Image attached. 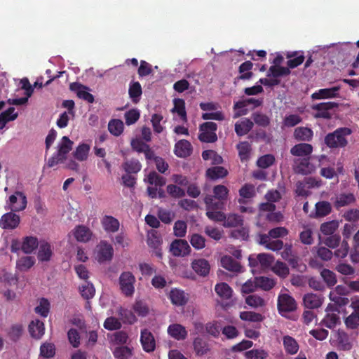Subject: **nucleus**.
<instances>
[{"label": "nucleus", "instance_id": "obj_1", "mask_svg": "<svg viewBox=\"0 0 359 359\" xmlns=\"http://www.w3.org/2000/svg\"><path fill=\"white\" fill-rule=\"evenodd\" d=\"M352 133L351 129L341 127L325 137V144L330 149L344 148L348 145L347 137Z\"/></svg>", "mask_w": 359, "mask_h": 359}, {"label": "nucleus", "instance_id": "obj_2", "mask_svg": "<svg viewBox=\"0 0 359 359\" xmlns=\"http://www.w3.org/2000/svg\"><path fill=\"white\" fill-rule=\"evenodd\" d=\"M74 142L67 136L62 137L57 146V151L48 161L47 165L52 168L58 163H63L67 159V156L72 149Z\"/></svg>", "mask_w": 359, "mask_h": 359}, {"label": "nucleus", "instance_id": "obj_3", "mask_svg": "<svg viewBox=\"0 0 359 359\" xmlns=\"http://www.w3.org/2000/svg\"><path fill=\"white\" fill-rule=\"evenodd\" d=\"M217 125L214 122H205L199 127L198 139L203 142L213 143L217 141Z\"/></svg>", "mask_w": 359, "mask_h": 359}, {"label": "nucleus", "instance_id": "obj_4", "mask_svg": "<svg viewBox=\"0 0 359 359\" xmlns=\"http://www.w3.org/2000/svg\"><path fill=\"white\" fill-rule=\"evenodd\" d=\"M326 315L321 320L320 325L325 326L329 329L334 328L340 324L339 309L335 305L329 304L326 308Z\"/></svg>", "mask_w": 359, "mask_h": 359}, {"label": "nucleus", "instance_id": "obj_5", "mask_svg": "<svg viewBox=\"0 0 359 359\" xmlns=\"http://www.w3.org/2000/svg\"><path fill=\"white\" fill-rule=\"evenodd\" d=\"M119 285L121 292L126 297H132L135 292V277L129 271L121 273L119 276Z\"/></svg>", "mask_w": 359, "mask_h": 359}, {"label": "nucleus", "instance_id": "obj_6", "mask_svg": "<svg viewBox=\"0 0 359 359\" xmlns=\"http://www.w3.org/2000/svg\"><path fill=\"white\" fill-rule=\"evenodd\" d=\"M339 104L335 102H321L313 104L311 108L317 111L314 117L316 118L331 119L332 114L330 112L333 109L337 108Z\"/></svg>", "mask_w": 359, "mask_h": 359}, {"label": "nucleus", "instance_id": "obj_7", "mask_svg": "<svg viewBox=\"0 0 359 359\" xmlns=\"http://www.w3.org/2000/svg\"><path fill=\"white\" fill-rule=\"evenodd\" d=\"M27 203L25 195L22 192L15 191L9 196L8 209L14 212L22 211L26 208Z\"/></svg>", "mask_w": 359, "mask_h": 359}, {"label": "nucleus", "instance_id": "obj_8", "mask_svg": "<svg viewBox=\"0 0 359 359\" xmlns=\"http://www.w3.org/2000/svg\"><path fill=\"white\" fill-rule=\"evenodd\" d=\"M170 251L175 257H184L191 252V248L186 240L175 239L170 246Z\"/></svg>", "mask_w": 359, "mask_h": 359}, {"label": "nucleus", "instance_id": "obj_9", "mask_svg": "<svg viewBox=\"0 0 359 359\" xmlns=\"http://www.w3.org/2000/svg\"><path fill=\"white\" fill-rule=\"evenodd\" d=\"M11 211L3 215L0 219V226L4 229H16L20 222V216Z\"/></svg>", "mask_w": 359, "mask_h": 359}, {"label": "nucleus", "instance_id": "obj_10", "mask_svg": "<svg viewBox=\"0 0 359 359\" xmlns=\"http://www.w3.org/2000/svg\"><path fill=\"white\" fill-rule=\"evenodd\" d=\"M140 343L145 352H153L156 348V341L153 334L148 329H143L140 333Z\"/></svg>", "mask_w": 359, "mask_h": 359}, {"label": "nucleus", "instance_id": "obj_11", "mask_svg": "<svg viewBox=\"0 0 359 359\" xmlns=\"http://www.w3.org/2000/svg\"><path fill=\"white\" fill-rule=\"evenodd\" d=\"M295 300L288 294H280L278 298V309L280 311L290 312L296 309Z\"/></svg>", "mask_w": 359, "mask_h": 359}, {"label": "nucleus", "instance_id": "obj_12", "mask_svg": "<svg viewBox=\"0 0 359 359\" xmlns=\"http://www.w3.org/2000/svg\"><path fill=\"white\" fill-rule=\"evenodd\" d=\"M323 299V297L320 294L307 293L304 295L303 303L307 309H318L321 306Z\"/></svg>", "mask_w": 359, "mask_h": 359}, {"label": "nucleus", "instance_id": "obj_13", "mask_svg": "<svg viewBox=\"0 0 359 359\" xmlns=\"http://www.w3.org/2000/svg\"><path fill=\"white\" fill-rule=\"evenodd\" d=\"M174 152L178 157L187 158L192 153V146L188 140H181L175 144Z\"/></svg>", "mask_w": 359, "mask_h": 359}, {"label": "nucleus", "instance_id": "obj_14", "mask_svg": "<svg viewBox=\"0 0 359 359\" xmlns=\"http://www.w3.org/2000/svg\"><path fill=\"white\" fill-rule=\"evenodd\" d=\"M355 202V197L352 193H341L337 195L333 203L334 207L337 210L341 208L348 206Z\"/></svg>", "mask_w": 359, "mask_h": 359}, {"label": "nucleus", "instance_id": "obj_15", "mask_svg": "<svg viewBox=\"0 0 359 359\" xmlns=\"http://www.w3.org/2000/svg\"><path fill=\"white\" fill-rule=\"evenodd\" d=\"M171 302L176 306H184L188 300V295L183 291L177 288L172 289L169 293Z\"/></svg>", "mask_w": 359, "mask_h": 359}, {"label": "nucleus", "instance_id": "obj_16", "mask_svg": "<svg viewBox=\"0 0 359 359\" xmlns=\"http://www.w3.org/2000/svg\"><path fill=\"white\" fill-rule=\"evenodd\" d=\"M193 270L200 276L205 277L209 274L210 266L205 259H195L191 263Z\"/></svg>", "mask_w": 359, "mask_h": 359}, {"label": "nucleus", "instance_id": "obj_17", "mask_svg": "<svg viewBox=\"0 0 359 359\" xmlns=\"http://www.w3.org/2000/svg\"><path fill=\"white\" fill-rule=\"evenodd\" d=\"M28 330L32 337L39 339L44 334V323L39 319H35L30 322Z\"/></svg>", "mask_w": 359, "mask_h": 359}, {"label": "nucleus", "instance_id": "obj_18", "mask_svg": "<svg viewBox=\"0 0 359 359\" xmlns=\"http://www.w3.org/2000/svg\"><path fill=\"white\" fill-rule=\"evenodd\" d=\"M294 172L297 174L308 175L311 172V165L309 158H298L294 160L293 165Z\"/></svg>", "mask_w": 359, "mask_h": 359}, {"label": "nucleus", "instance_id": "obj_19", "mask_svg": "<svg viewBox=\"0 0 359 359\" xmlns=\"http://www.w3.org/2000/svg\"><path fill=\"white\" fill-rule=\"evenodd\" d=\"M76 240L79 242L86 243L91 238L90 229L84 225L76 226L73 231Z\"/></svg>", "mask_w": 359, "mask_h": 359}, {"label": "nucleus", "instance_id": "obj_20", "mask_svg": "<svg viewBox=\"0 0 359 359\" xmlns=\"http://www.w3.org/2000/svg\"><path fill=\"white\" fill-rule=\"evenodd\" d=\"M294 137L300 142H310L313 136V130L307 127H297L294 131Z\"/></svg>", "mask_w": 359, "mask_h": 359}, {"label": "nucleus", "instance_id": "obj_21", "mask_svg": "<svg viewBox=\"0 0 359 359\" xmlns=\"http://www.w3.org/2000/svg\"><path fill=\"white\" fill-rule=\"evenodd\" d=\"M339 87H332L330 88H322L313 93L311 95L313 100L327 99L336 97L338 95Z\"/></svg>", "mask_w": 359, "mask_h": 359}, {"label": "nucleus", "instance_id": "obj_22", "mask_svg": "<svg viewBox=\"0 0 359 359\" xmlns=\"http://www.w3.org/2000/svg\"><path fill=\"white\" fill-rule=\"evenodd\" d=\"M193 346L196 354L198 356L207 354L210 350L208 341L200 337L194 339Z\"/></svg>", "mask_w": 359, "mask_h": 359}, {"label": "nucleus", "instance_id": "obj_23", "mask_svg": "<svg viewBox=\"0 0 359 359\" xmlns=\"http://www.w3.org/2000/svg\"><path fill=\"white\" fill-rule=\"evenodd\" d=\"M313 151V147L307 143H299L290 149L292 155L295 156H309Z\"/></svg>", "mask_w": 359, "mask_h": 359}, {"label": "nucleus", "instance_id": "obj_24", "mask_svg": "<svg viewBox=\"0 0 359 359\" xmlns=\"http://www.w3.org/2000/svg\"><path fill=\"white\" fill-rule=\"evenodd\" d=\"M102 224L107 232L115 233L120 226L119 221L112 216L105 215L102 219Z\"/></svg>", "mask_w": 359, "mask_h": 359}, {"label": "nucleus", "instance_id": "obj_25", "mask_svg": "<svg viewBox=\"0 0 359 359\" xmlns=\"http://www.w3.org/2000/svg\"><path fill=\"white\" fill-rule=\"evenodd\" d=\"M221 264L223 268L232 272H241V265L231 256H224L221 259Z\"/></svg>", "mask_w": 359, "mask_h": 359}, {"label": "nucleus", "instance_id": "obj_26", "mask_svg": "<svg viewBox=\"0 0 359 359\" xmlns=\"http://www.w3.org/2000/svg\"><path fill=\"white\" fill-rule=\"evenodd\" d=\"M206 211L221 210L224 207V202L217 200L212 195H206L204 198Z\"/></svg>", "mask_w": 359, "mask_h": 359}, {"label": "nucleus", "instance_id": "obj_27", "mask_svg": "<svg viewBox=\"0 0 359 359\" xmlns=\"http://www.w3.org/2000/svg\"><path fill=\"white\" fill-rule=\"evenodd\" d=\"M316 212L314 215H311L313 217H323L328 215L332 211V205L328 201H319L315 205Z\"/></svg>", "mask_w": 359, "mask_h": 359}, {"label": "nucleus", "instance_id": "obj_28", "mask_svg": "<svg viewBox=\"0 0 359 359\" xmlns=\"http://www.w3.org/2000/svg\"><path fill=\"white\" fill-rule=\"evenodd\" d=\"M39 241L36 237L26 236L22 242V250L25 254L32 253L38 247Z\"/></svg>", "mask_w": 359, "mask_h": 359}, {"label": "nucleus", "instance_id": "obj_29", "mask_svg": "<svg viewBox=\"0 0 359 359\" xmlns=\"http://www.w3.org/2000/svg\"><path fill=\"white\" fill-rule=\"evenodd\" d=\"M253 64L251 61H245L243 62L238 68V72L241 74L237 76L236 80H249L252 76L253 73L250 71L252 69Z\"/></svg>", "mask_w": 359, "mask_h": 359}, {"label": "nucleus", "instance_id": "obj_30", "mask_svg": "<svg viewBox=\"0 0 359 359\" xmlns=\"http://www.w3.org/2000/svg\"><path fill=\"white\" fill-rule=\"evenodd\" d=\"M168 334L177 340L184 339L187 336L185 327L179 324L170 325L168 328Z\"/></svg>", "mask_w": 359, "mask_h": 359}, {"label": "nucleus", "instance_id": "obj_31", "mask_svg": "<svg viewBox=\"0 0 359 359\" xmlns=\"http://www.w3.org/2000/svg\"><path fill=\"white\" fill-rule=\"evenodd\" d=\"M283 344L285 351L290 355L296 354L299 351V344L296 339L289 335L283 337Z\"/></svg>", "mask_w": 359, "mask_h": 359}, {"label": "nucleus", "instance_id": "obj_32", "mask_svg": "<svg viewBox=\"0 0 359 359\" xmlns=\"http://www.w3.org/2000/svg\"><path fill=\"white\" fill-rule=\"evenodd\" d=\"M52 249L48 242H41L37 254V258L41 262H48L52 256Z\"/></svg>", "mask_w": 359, "mask_h": 359}, {"label": "nucleus", "instance_id": "obj_33", "mask_svg": "<svg viewBox=\"0 0 359 359\" xmlns=\"http://www.w3.org/2000/svg\"><path fill=\"white\" fill-rule=\"evenodd\" d=\"M114 254V250L110 244L106 242L101 243L100 248L98 252V259L100 262L111 260Z\"/></svg>", "mask_w": 359, "mask_h": 359}, {"label": "nucleus", "instance_id": "obj_34", "mask_svg": "<svg viewBox=\"0 0 359 359\" xmlns=\"http://www.w3.org/2000/svg\"><path fill=\"white\" fill-rule=\"evenodd\" d=\"M227 175V170L222 166L211 167L206 170L207 177L212 180L224 178Z\"/></svg>", "mask_w": 359, "mask_h": 359}, {"label": "nucleus", "instance_id": "obj_35", "mask_svg": "<svg viewBox=\"0 0 359 359\" xmlns=\"http://www.w3.org/2000/svg\"><path fill=\"white\" fill-rule=\"evenodd\" d=\"M253 122L248 118H245L235 124V131L238 136L248 134L253 127Z\"/></svg>", "mask_w": 359, "mask_h": 359}, {"label": "nucleus", "instance_id": "obj_36", "mask_svg": "<svg viewBox=\"0 0 359 359\" xmlns=\"http://www.w3.org/2000/svg\"><path fill=\"white\" fill-rule=\"evenodd\" d=\"M337 346L341 351H350L352 348V344L349 337L344 331H339L337 337Z\"/></svg>", "mask_w": 359, "mask_h": 359}, {"label": "nucleus", "instance_id": "obj_37", "mask_svg": "<svg viewBox=\"0 0 359 359\" xmlns=\"http://www.w3.org/2000/svg\"><path fill=\"white\" fill-rule=\"evenodd\" d=\"M90 145L86 143L80 144L73 152V156L79 161L87 160L90 151Z\"/></svg>", "mask_w": 359, "mask_h": 359}, {"label": "nucleus", "instance_id": "obj_38", "mask_svg": "<svg viewBox=\"0 0 359 359\" xmlns=\"http://www.w3.org/2000/svg\"><path fill=\"white\" fill-rule=\"evenodd\" d=\"M215 290L217 295L223 299H229L232 296L233 290L226 283H217L215 287Z\"/></svg>", "mask_w": 359, "mask_h": 359}, {"label": "nucleus", "instance_id": "obj_39", "mask_svg": "<svg viewBox=\"0 0 359 359\" xmlns=\"http://www.w3.org/2000/svg\"><path fill=\"white\" fill-rule=\"evenodd\" d=\"M79 292L83 299L89 300L94 297L95 289L92 283L86 281L79 287Z\"/></svg>", "mask_w": 359, "mask_h": 359}, {"label": "nucleus", "instance_id": "obj_40", "mask_svg": "<svg viewBox=\"0 0 359 359\" xmlns=\"http://www.w3.org/2000/svg\"><path fill=\"white\" fill-rule=\"evenodd\" d=\"M113 355L116 359H130L133 355V348L121 346L114 348Z\"/></svg>", "mask_w": 359, "mask_h": 359}, {"label": "nucleus", "instance_id": "obj_41", "mask_svg": "<svg viewBox=\"0 0 359 359\" xmlns=\"http://www.w3.org/2000/svg\"><path fill=\"white\" fill-rule=\"evenodd\" d=\"M122 166L124 170L128 174L137 173L142 168L140 162L135 158L126 161Z\"/></svg>", "mask_w": 359, "mask_h": 359}, {"label": "nucleus", "instance_id": "obj_42", "mask_svg": "<svg viewBox=\"0 0 359 359\" xmlns=\"http://www.w3.org/2000/svg\"><path fill=\"white\" fill-rule=\"evenodd\" d=\"M243 224V219L242 216L237 214H229L226 215V219L223 223V226L226 228L236 227L242 226Z\"/></svg>", "mask_w": 359, "mask_h": 359}, {"label": "nucleus", "instance_id": "obj_43", "mask_svg": "<svg viewBox=\"0 0 359 359\" xmlns=\"http://www.w3.org/2000/svg\"><path fill=\"white\" fill-rule=\"evenodd\" d=\"M290 74V70L287 67L278 65H272L269 67L267 72V76H273L276 79L280 76H287Z\"/></svg>", "mask_w": 359, "mask_h": 359}, {"label": "nucleus", "instance_id": "obj_44", "mask_svg": "<svg viewBox=\"0 0 359 359\" xmlns=\"http://www.w3.org/2000/svg\"><path fill=\"white\" fill-rule=\"evenodd\" d=\"M123 123L119 119H112L108 123L109 133L116 137L119 136L123 133Z\"/></svg>", "mask_w": 359, "mask_h": 359}, {"label": "nucleus", "instance_id": "obj_45", "mask_svg": "<svg viewBox=\"0 0 359 359\" xmlns=\"http://www.w3.org/2000/svg\"><path fill=\"white\" fill-rule=\"evenodd\" d=\"M241 161H247L250 158L251 146L247 141L241 142L236 146Z\"/></svg>", "mask_w": 359, "mask_h": 359}, {"label": "nucleus", "instance_id": "obj_46", "mask_svg": "<svg viewBox=\"0 0 359 359\" xmlns=\"http://www.w3.org/2000/svg\"><path fill=\"white\" fill-rule=\"evenodd\" d=\"M50 304L49 301L46 298L39 299V304L35 307L34 311L43 318H46L50 312Z\"/></svg>", "mask_w": 359, "mask_h": 359}, {"label": "nucleus", "instance_id": "obj_47", "mask_svg": "<svg viewBox=\"0 0 359 359\" xmlns=\"http://www.w3.org/2000/svg\"><path fill=\"white\" fill-rule=\"evenodd\" d=\"M214 198H215L217 200L225 201L229 195V189L228 188L222 184L216 185L213 187L212 189Z\"/></svg>", "mask_w": 359, "mask_h": 359}, {"label": "nucleus", "instance_id": "obj_48", "mask_svg": "<svg viewBox=\"0 0 359 359\" xmlns=\"http://www.w3.org/2000/svg\"><path fill=\"white\" fill-rule=\"evenodd\" d=\"M118 314L124 323L133 324L137 321L136 316L130 310L120 307Z\"/></svg>", "mask_w": 359, "mask_h": 359}, {"label": "nucleus", "instance_id": "obj_49", "mask_svg": "<svg viewBox=\"0 0 359 359\" xmlns=\"http://www.w3.org/2000/svg\"><path fill=\"white\" fill-rule=\"evenodd\" d=\"M256 280L257 287L265 291L270 290L276 284L273 279L265 276L256 277Z\"/></svg>", "mask_w": 359, "mask_h": 359}, {"label": "nucleus", "instance_id": "obj_50", "mask_svg": "<svg viewBox=\"0 0 359 359\" xmlns=\"http://www.w3.org/2000/svg\"><path fill=\"white\" fill-rule=\"evenodd\" d=\"M252 118L255 124L263 128L269 126L271 123L269 117L262 112L253 113Z\"/></svg>", "mask_w": 359, "mask_h": 359}, {"label": "nucleus", "instance_id": "obj_51", "mask_svg": "<svg viewBox=\"0 0 359 359\" xmlns=\"http://www.w3.org/2000/svg\"><path fill=\"white\" fill-rule=\"evenodd\" d=\"M147 182L151 185L154 184L156 187H163L165 184L166 180L156 172L152 171L147 175Z\"/></svg>", "mask_w": 359, "mask_h": 359}, {"label": "nucleus", "instance_id": "obj_52", "mask_svg": "<svg viewBox=\"0 0 359 359\" xmlns=\"http://www.w3.org/2000/svg\"><path fill=\"white\" fill-rule=\"evenodd\" d=\"M55 354V346L53 343L45 342L40 346V356L50 358Z\"/></svg>", "mask_w": 359, "mask_h": 359}, {"label": "nucleus", "instance_id": "obj_53", "mask_svg": "<svg viewBox=\"0 0 359 359\" xmlns=\"http://www.w3.org/2000/svg\"><path fill=\"white\" fill-rule=\"evenodd\" d=\"M128 93L133 102H137L142 93L140 83L138 81L132 83L130 85Z\"/></svg>", "mask_w": 359, "mask_h": 359}, {"label": "nucleus", "instance_id": "obj_54", "mask_svg": "<svg viewBox=\"0 0 359 359\" xmlns=\"http://www.w3.org/2000/svg\"><path fill=\"white\" fill-rule=\"evenodd\" d=\"M339 226L338 222L335 220L324 222L320 225V230L324 235H332Z\"/></svg>", "mask_w": 359, "mask_h": 359}, {"label": "nucleus", "instance_id": "obj_55", "mask_svg": "<svg viewBox=\"0 0 359 359\" xmlns=\"http://www.w3.org/2000/svg\"><path fill=\"white\" fill-rule=\"evenodd\" d=\"M240 318L245 321L261 322L264 317L262 314L253 311H242L240 313Z\"/></svg>", "mask_w": 359, "mask_h": 359}, {"label": "nucleus", "instance_id": "obj_56", "mask_svg": "<svg viewBox=\"0 0 359 359\" xmlns=\"http://www.w3.org/2000/svg\"><path fill=\"white\" fill-rule=\"evenodd\" d=\"M344 324L348 330H358L359 328V315L352 312L345 318Z\"/></svg>", "mask_w": 359, "mask_h": 359}, {"label": "nucleus", "instance_id": "obj_57", "mask_svg": "<svg viewBox=\"0 0 359 359\" xmlns=\"http://www.w3.org/2000/svg\"><path fill=\"white\" fill-rule=\"evenodd\" d=\"M273 271L282 278H286L290 270L287 264L283 262L277 261L273 267Z\"/></svg>", "mask_w": 359, "mask_h": 359}, {"label": "nucleus", "instance_id": "obj_58", "mask_svg": "<svg viewBox=\"0 0 359 359\" xmlns=\"http://www.w3.org/2000/svg\"><path fill=\"white\" fill-rule=\"evenodd\" d=\"M222 328L221 324L218 321L210 322L205 325L206 332L215 338L219 337Z\"/></svg>", "mask_w": 359, "mask_h": 359}, {"label": "nucleus", "instance_id": "obj_59", "mask_svg": "<svg viewBox=\"0 0 359 359\" xmlns=\"http://www.w3.org/2000/svg\"><path fill=\"white\" fill-rule=\"evenodd\" d=\"M22 332H23V327H22V325H20V324L13 325L10 328V330L8 332V336L11 341L16 342L21 337V336L22 334Z\"/></svg>", "mask_w": 359, "mask_h": 359}, {"label": "nucleus", "instance_id": "obj_60", "mask_svg": "<svg viewBox=\"0 0 359 359\" xmlns=\"http://www.w3.org/2000/svg\"><path fill=\"white\" fill-rule=\"evenodd\" d=\"M172 111L177 112L182 120L187 121V112L185 110V102L182 99L174 100V108Z\"/></svg>", "mask_w": 359, "mask_h": 359}, {"label": "nucleus", "instance_id": "obj_61", "mask_svg": "<svg viewBox=\"0 0 359 359\" xmlns=\"http://www.w3.org/2000/svg\"><path fill=\"white\" fill-rule=\"evenodd\" d=\"M35 263V259L32 257H23L17 261V267L20 271H27L30 269Z\"/></svg>", "mask_w": 359, "mask_h": 359}, {"label": "nucleus", "instance_id": "obj_62", "mask_svg": "<svg viewBox=\"0 0 359 359\" xmlns=\"http://www.w3.org/2000/svg\"><path fill=\"white\" fill-rule=\"evenodd\" d=\"M320 275L329 287L334 286L337 283L336 275L332 271L324 269L321 271Z\"/></svg>", "mask_w": 359, "mask_h": 359}, {"label": "nucleus", "instance_id": "obj_63", "mask_svg": "<svg viewBox=\"0 0 359 359\" xmlns=\"http://www.w3.org/2000/svg\"><path fill=\"white\" fill-rule=\"evenodd\" d=\"M246 359H265L268 353L263 349H252L245 353Z\"/></svg>", "mask_w": 359, "mask_h": 359}, {"label": "nucleus", "instance_id": "obj_64", "mask_svg": "<svg viewBox=\"0 0 359 359\" xmlns=\"http://www.w3.org/2000/svg\"><path fill=\"white\" fill-rule=\"evenodd\" d=\"M189 241L191 245L196 250H201L205 246V238L198 233L193 234Z\"/></svg>", "mask_w": 359, "mask_h": 359}]
</instances>
